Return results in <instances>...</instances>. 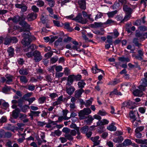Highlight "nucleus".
<instances>
[{"label":"nucleus","instance_id":"nucleus-42","mask_svg":"<svg viewBox=\"0 0 147 147\" xmlns=\"http://www.w3.org/2000/svg\"><path fill=\"white\" fill-rule=\"evenodd\" d=\"M46 99V97L45 96H42L40 97L38 99V102L40 104L44 103Z\"/></svg>","mask_w":147,"mask_h":147},{"label":"nucleus","instance_id":"nucleus-6","mask_svg":"<svg viewBox=\"0 0 147 147\" xmlns=\"http://www.w3.org/2000/svg\"><path fill=\"white\" fill-rule=\"evenodd\" d=\"M134 104V102H133L130 100H127L124 102L123 103V106L126 107L130 109H133L135 107V106L133 105Z\"/></svg>","mask_w":147,"mask_h":147},{"label":"nucleus","instance_id":"nucleus-64","mask_svg":"<svg viewBox=\"0 0 147 147\" xmlns=\"http://www.w3.org/2000/svg\"><path fill=\"white\" fill-rule=\"evenodd\" d=\"M11 42L13 43H16L18 42V40L16 37H10Z\"/></svg>","mask_w":147,"mask_h":147},{"label":"nucleus","instance_id":"nucleus-2","mask_svg":"<svg viewBox=\"0 0 147 147\" xmlns=\"http://www.w3.org/2000/svg\"><path fill=\"white\" fill-rule=\"evenodd\" d=\"M91 112L89 108H84L83 110H81L78 113V116L80 119H83L86 118V115H88Z\"/></svg>","mask_w":147,"mask_h":147},{"label":"nucleus","instance_id":"nucleus-35","mask_svg":"<svg viewBox=\"0 0 147 147\" xmlns=\"http://www.w3.org/2000/svg\"><path fill=\"white\" fill-rule=\"evenodd\" d=\"M78 84L79 88H80V89H82V88L84 87V85H86V83L84 82V80H82L78 82Z\"/></svg>","mask_w":147,"mask_h":147},{"label":"nucleus","instance_id":"nucleus-12","mask_svg":"<svg viewBox=\"0 0 147 147\" xmlns=\"http://www.w3.org/2000/svg\"><path fill=\"white\" fill-rule=\"evenodd\" d=\"M99 137L98 136H96L95 137H92L91 138V140L94 142L93 146L98 145L100 144V141L98 140Z\"/></svg>","mask_w":147,"mask_h":147},{"label":"nucleus","instance_id":"nucleus-40","mask_svg":"<svg viewBox=\"0 0 147 147\" xmlns=\"http://www.w3.org/2000/svg\"><path fill=\"white\" fill-rule=\"evenodd\" d=\"M11 89L10 87H8L6 85H5V86L2 89L3 92L4 93H6L7 92L9 91Z\"/></svg>","mask_w":147,"mask_h":147},{"label":"nucleus","instance_id":"nucleus-52","mask_svg":"<svg viewBox=\"0 0 147 147\" xmlns=\"http://www.w3.org/2000/svg\"><path fill=\"white\" fill-rule=\"evenodd\" d=\"M70 70L68 68L66 67L64 69V73L65 75L68 76L70 74Z\"/></svg>","mask_w":147,"mask_h":147},{"label":"nucleus","instance_id":"nucleus-25","mask_svg":"<svg viewBox=\"0 0 147 147\" xmlns=\"http://www.w3.org/2000/svg\"><path fill=\"white\" fill-rule=\"evenodd\" d=\"M20 82L24 84L28 82V79L26 77L24 76H19Z\"/></svg>","mask_w":147,"mask_h":147},{"label":"nucleus","instance_id":"nucleus-51","mask_svg":"<svg viewBox=\"0 0 147 147\" xmlns=\"http://www.w3.org/2000/svg\"><path fill=\"white\" fill-rule=\"evenodd\" d=\"M76 131L77 132V133L78 136L76 137L78 139H80L81 138V136L80 135V132L79 129L78 128H76L75 129Z\"/></svg>","mask_w":147,"mask_h":147},{"label":"nucleus","instance_id":"nucleus-19","mask_svg":"<svg viewBox=\"0 0 147 147\" xmlns=\"http://www.w3.org/2000/svg\"><path fill=\"white\" fill-rule=\"evenodd\" d=\"M20 110L18 108H16L12 112V116L15 119H17L18 117Z\"/></svg>","mask_w":147,"mask_h":147},{"label":"nucleus","instance_id":"nucleus-33","mask_svg":"<svg viewBox=\"0 0 147 147\" xmlns=\"http://www.w3.org/2000/svg\"><path fill=\"white\" fill-rule=\"evenodd\" d=\"M64 28L65 29H67L68 30L70 31H72L74 29L70 27L69 24L68 22L65 23L64 24Z\"/></svg>","mask_w":147,"mask_h":147},{"label":"nucleus","instance_id":"nucleus-36","mask_svg":"<svg viewBox=\"0 0 147 147\" xmlns=\"http://www.w3.org/2000/svg\"><path fill=\"white\" fill-rule=\"evenodd\" d=\"M104 23L101 22H95L93 24V28H97L99 27H101L102 26Z\"/></svg>","mask_w":147,"mask_h":147},{"label":"nucleus","instance_id":"nucleus-41","mask_svg":"<svg viewBox=\"0 0 147 147\" xmlns=\"http://www.w3.org/2000/svg\"><path fill=\"white\" fill-rule=\"evenodd\" d=\"M131 14H126L124 18L121 22H125L127 21L131 17Z\"/></svg>","mask_w":147,"mask_h":147},{"label":"nucleus","instance_id":"nucleus-8","mask_svg":"<svg viewBox=\"0 0 147 147\" xmlns=\"http://www.w3.org/2000/svg\"><path fill=\"white\" fill-rule=\"evenodd\" d=\"M37 14L34 13H31L28 14L26 17L27 19L29 21H33L37 18Z\"/></svg>","mask_w":147,"mask_h":147},{"label":"nucleus","instance_id":"nucleus-57","mask_svg":"<svg viewBox=\"0 0 147 147\" xmlns=\"http://www.w3.org/2000/svg\"><path fill=\"white\" fill-rule=\"evenodd\" d=\"M32 10L35 12H38L39 11V9L35 5H33L31 7Z\"/></svg>","mask_w":147,"mask_h":147},{"label":"nucleus","instance_id":"nucleus-46","mask_svg":"<svg viewBox=\"0 0 147 147\" xmlns=\"http://www.w3.org/2000/svg\"><path fill=\"white\" fill-rule=\"evenodd\" d=\"M53 54V52H49L46 54L45 55V57L46 59H48L50 58Z\"/></svg>","mask_w":147,"mask_h":147},{"label":"nucleus","instance_id":"nucleus-39","mask_svg":"<svg viewBox=\"0 0 147 147\" xmlns=\"http://www.w3.org/2000/svg\"><path fill=\"white\" fill-rule=\"evenodd\" d=\"M81 103L82 105H85L86 107H89L92 104V102L90 100H88L86 101V102H84L83 100L81 102Z\"/></svg>","mask_w":147,"mask_h":147},{"label":"nucleus","instance_id":"nucleus-61","mask_svg":"<svg viewBox=\"0 0 147 147\" xmlns=\"http://www.w3.org/2000/svg\"><path fill=\"white\" fill-rule=\"evenodd\" d=\"M139 29L142 31H145L147 30V27L145 26H141L139 27Z\"/></svg>","mask_w":147,"mask_h":147},{"label":"nucleus","instance_id":"nucleus-45","mask_svg":"<svg viewBox=\"0 0 147 147\" xmlns=\"http://www.w3.org/2000/svg\"><path fill=\"white\" fill-rule=\"evenodd\" d=\"M67 111H65L64 110H63V117H64L65 118V120H68L70 118V117H67Z\"/></svg>","mask_w":147,"mask_h":147},{"label":"nucleus","instance_id":"nucleus-43","mask_svg":"<svg viewBox=\"0 0 147 147\" xmlns=\"http://www.w3.org/2000/svg\"><path fill=\"white\" fill-rule=\"evenodd\" d=\"M53 21L54 26L58 27H61V26L59 21L55 20H53Z\"/></svg>","mask_w":147,"mask_h":147},{"label":"nucleus","instance_id":"nucleus-54","mask_svg":"<svg viewBox=\"0 0 147 147\" xmlns=\"http://www.w3.org/2000/svg\"><path fill=\"white\" fill-rule=\"evenodd\" d=\"M135 135L136 137L138 138H142V134L139 132L135 131Z\"/></svg>","mask_w":147,"mask_h":147},{"label":"nucleus","instance_id":"nucleus-44","mask_svg":"<svg viewBox=\"0 0 147 147\" xmlns=\"http://www.w3.org/2000/svg\"><path fill=\"white\" fill-rule=\"evenodd\" d=\"M94 119V118H92L91 116L89 115L88 116V119L87 120H86L85 121L88 124L92 123Z\"/></svg>","mask_w":147,"mask_h":147},{"label":"nucleus","instance_id":"nucleus-9","mask_svg":"<svg viewBox=\"0 0 147 147\" xmlns=\"http://www.w3.org/2000/svg\"><path fill=\"white\" fill-rule=\"evenodd\" d=\"M137 115H138V113L137 111H131L129 112V117L131 119L133 120V121H135L136 120V116Z\"/></svg>","mask_w":147,"mask_h":147},{"label":"nucleus","instance_id":"nucleus-26","mask_svg":"<svg viewBox=\"0 0 147 147\" xmlns=\"http://www.w3.org/2000/svg\"><path fill=\"white\" fill-rule=\"evenodd\" d=\"M40 113V112L39 111H31L30 116L32 117V118L33 116H38Z\"/></svg>","mask_w":147,"mask_h":147},{"label":"nucleus","instance_id":"nucleus-31","mask_svg":"<svg viewBox=\"0 0 147 147\" xmlns=\"http://www.w3.org/2000/svg\"><path fill=\"white\" fill-rule=\"evenodd\" d=\"M123 140V138L122 136H120L115 138L113 139V141L116 143H119L121 142Z\"/></svg>","mask_w":147,"mask_h":147},{"label":"nucleus","instance_id":"nucleus-58","mask_svg":"<svg viewBox=\"0 0 147 147\" xmlns=\"http://www.w3.org/2000/svg\"><path fill=\"white\" fill-rule=\"evenodd\" d=\"M142 22L141 20L139 19L136 20L134 23V24L136 26H139L141 24Z\"/></svg>","mask_w":147,"mask_h":147},{"label":"nucleus","instance_id":"nucleus-5","mask_svg":"<svg viewBox=\"0 0 147 147\" xmlns=\"http://www.w3.org/2000/svg\"><path fill=\"white\" fill-rule=\"evenodd\" d=\"M141 85L138 86L140 90L145 91L147 87V80L145 78H142L140 81Z\"/></svg>","mask_w":147,"mask_h":147},{"label":"nucleus","instance_id":"nucleus-53","mask_svg":"<svg viewBox=\"0 0 147 147\" xmlns=\"http://www.w3.org/2000/svg\"><path fill=\"white\" fill-rule=\"evenodd\" d=\"M37 123L38 126L41 127H43L46 124V123L45 121L41 122V121H38Z\"/></svg>","mask_w":147,"mask_h":147},{"label":"nucleus","instance_id":"nucleus-27","mask_svg":"<svg viewBox=\"0 0 147 147\" xmlns=\"http://www.w3.org/2000/svg\"><path fill=\"white\" fill-rule=\"evenodd\" d=\"M7 52L8 53L9 55V56L12 57L14 55V50L12 47H11L8 48Z\"/></svg>","mask_w":147,"mask_h":147},{"label":"nucleus","instance_id":"nucleus-7","mask_svg":"<svg viewBox=\"0 0 147 147\" xmlns=\"http://www.w3.org/2000/svg\"><path fill=\"white\" fill-rule=\"evenodd\" d=\"M24 20H21L19 22V24L23 28L20 29V31L22 32L24 30H26L28 29L29 28L30 26Z\"/></svg>","mask_w":147,"mask_h":147},{"label":"nucleus","instance_id":"nucleus-48","mask_svg":"<svg viewBox=\"0 0 147 147\" xmlns=\"http://www.w3.org/2000/svg\"><path fill=\"white\" fill-rule=\"evenodd\" d=\"M74 80L77 81L80 80L82 78V76L80 74H78L77 75H74Z\"/></svg>","mask_w":147,"mask_h":147},{"label":"nucleus","instance_id":"nucleus-32","mask_svg":"<svg viewBox=\"0 0 147 147\" xmlns=\"http://www.w3.org/2000/svg\"><path fill=\"white\" fill-rule=\"evenodd\" d=\"M7 80L6 81V84H9L12 82L13 76L11 75H9L6 76Z\"/></svg>","mask_w":147,"mask_h":147},{"label":"nucleus","instance_id":"nucleus-23","mask_svg":"<svg viewBox=\"0 0 147 147\" xmlns=\"http://www.w3.org/2000/svg\"><path fill=\"white\" fill-rule=\"evenodd\" d=\"M25 18L23 17H21L18 16L14 17L12 18V21L15 23H17L19 22H20L21 20H24Z\"/></svg>","mask_w":147,"mask_h":147},{"label":"nucleus","instance_id":"nucleus-13","mask_svg":"<svg viewBox=\"0 0 147 147\" xmlns=\"http://www.w3.org/2000/svg\"><path fill=\"white\" fill-rule=\"evenodd\" d=\"M15 6L16 8H21V11L23 12H24L27 10V6L23 4H16Z\"/></svg>","mask_w":147,"mask_h":147},{"label":"nucleus","instance_id":"nucleus-17","mask_svg":"<svg viewBox=\"0 0 147 147\" xmlns=\"http://www.w3.org/2000/svg\"><path fill=\"white\" fill-rule=\"evenodd\" d=\"M84 92L82 89H80L76 90L75 92V96L76 98H79L81 96L82 92Z\"/></svg>","mask_w":147,"mask_h":147},{"label":"nucleus","instance_id":"nucleus-56","mask_svg":"<svg viewBox=\"0 0 147 147\" xmlns=\"http://www.w3.org/2000/svg\"><path fill=\"white\" fill-rule=\"evenodd\" d=\"M33 52L32 51L26 53L25 55L28 58H30L33 56Z\"/></svg>","mask_w":147,"mask_h":147},{"label":"nucleus","instance_id":"nucleus-62","mask_svg":"<svg viewBox=\"0 0 147 147\" xmlns=\"http://www.w3.org/2000/svg\"><path fill=\"white\" fill-rule=\"evenodd\" d=\"M55 2L54 0L51 1H49V2L48 3L49 5L51 7H53L55 5Z\"/></svg>","mask_w":147,"mask_h":147},{"label":"nucleus","instance_id":"nucleus-63","mask_svg":"<svg viewBox=\"0 0 147 147\" xmlns=\"http://www.w3.org/2000/svg\"><path fill=\"white\" fill-rule=\"evenodd\" d=\"M114 21H113L112 20L108 19L105 23H104V24H114Z\"/></svg>","mask_w":147,"mask_h":147},{"label":"nucleus","instance_id":"nucleus-60","mask_svg":"<svg viewBox=\"0 0 147 147\" xmlns=\"http://www.w3.org/2000/svg\"><path fill=\"white\" fill-rule=\"evenodd\" d=\"M35 86L33 85H29L27 88L28 90L31 91H33L35 89Z\"/></svg>","mask_w":147,"mask_h":147},{"label":"nucleus","instance_id":"nucleus-14","mask_svg":"<svg viewBox=\"0 0 147 147\" xmlns=\"http://www.w3.org/2000/svg\"><path fill=\"white\" fill-rule=\"evenodd\" d=\"M75 90V88L73 86H71V85L69 86L68 87H66V92L69 95L72 94Z\"/></svg>","mask_w":147,"mask_h":147},{"label":"nucleus","instance_id":"nucleus-11","mask_svg":"<svg viewBox=\"0 0 147 147\" xmlns=\"http://www.w3.org/2000/svg\"><path fill=\"white\" fill-rule=\"evenodd\" d=\"M123 9L126 14H131L133 10L127 5H123Z\"/></svg>","mask_w":147,"mask_h":147},{"label":"nucleus","instance_id":"nucleus-37","mask_svg":"<svg viewBox=\"0 0 147 147\" xmlns=\"http://www.w3.org/2000/svg\"><path fill=\"white\" fill-rule=\"evenodd\" d=\"M30 108V107L27 105H25L22 106L21 109V111L24 112L26 113L27 112V110Z\"/></svg>","mask_w":147,"mask_h":147},{"label":"nucleus","instance_id":"nucleus-47","mask_svg":"<svg viewBox=\"0 0 147 147\" xmlns=\"http://www.w3.org/2000/svg\"><path fill=\"white\" fill-rule=\"evenodd\" d=\"M11 42V40L10 38H5L4 39V44L5 45H8Z\"/></svg>","mask_w":147,"mask_h":147},{"label":"nucleus","instance_id":"nucleus-34","mask_svg":"<svg viewBox=\"0 0 147 147\" xmlns=\"http://www.w3.org/2000/svg\"><path fill=\"white\" fill-rule=\"evenodd\" d=\"M88 126L85 125L81 128L80 129V131L82 133L85 134L88 131Z\"/></svg>","mask_w":147,"mask_h":147},{"label":"nucleus","instance_id":"nucleus-21","mask_svg":"<svg viewBox=\"0 0 147 147\" xmlns=\"http://www.w3.org/2000/svg\"><path fill=\"white\" fill-rule=\"evenodd\" d=\"M20 74L22 75H26L28 74V71L27 69L25 68H22L19 71Z\"/></svg>","mask_w":147,"mask_h":147},{"label":"nucleus","instance_id":"nucleus-18","mask_svg":"<svg viewBox=\"0 0 147 147\" xmlns=\"http://www.w3.org/2000/svg\"><path fill=\"white\" fill-rule=\"evenodd\" d=\"M109 121L107 120L104 119L102 120L98 121L97 123L96 126L103 125L108 124Z\"/></svg>","mask_w":147,"mask_h":147},{"label":"nucleus","instance_id":"nucleus-55","mask_svg":"<svg viewBox=\"0 0 147 147\" xmlns=\"http://www.w3.org/2000/svg\"><path fill=\"white\" fill-rule=\"evenodd\" d=\"M31 49V51H33L34 49V45L33 44H32L28 48V49H25L24 50V51L25 52H27L29 51V49Z\"/></svg>","mask_w":147,"mask_h":147},{"label":"nucleus","instance_id":"nucleus-29","mask_svg":"<svg viewBox=\"0 0 147 147\" xmlns=\"http://www.w3.org/2000/svg\"><path fill=\"white\" fill-rule=\"evenodd\" d=\"M132 142L131 140L129 139H125L123 143V146H127L131 145Z\"/></svg>","mask_w":147,"mask_h":147},{"label":"nucleus","instance_id":"nucleus-10","mask_svg":"<svg viewBox=\"0 0 147 147\" xmlns=\"http://www.w3.org/2000/svg\"><path fill=\"white\" fill-rule=\"evenodd\" d=\"M80 8L85 10L86 8V2L85 0H79L78 1Z\"/></svg>","mask_w":147,"mask_h":147},{"label":"nucleus","instance_id":"nucleus-24","mask_svg":"<svg viewBox=\"0 0 147 147\" xmlns=\"http://www.w3.org/2000/svg\"><path fill=\"white\" fill-rule=\"evenodd\" d=\"M23 31L24 32L22 36L24 38H30L31 34L28 30H24Z\"/></svg>","mask_w":147,"mask_h":147},{"label":"nucleus","instance_id":"nucleus-59","mask_svg":"<svg viewBox=\"0 0 147 147\" xmlns=\"http://www.w3.org/2000/svg\"><path fill=\"white\" fill-rule=\"evenodd\" d=\"M35 100V97H33L30 98L26 100L29 102V105H30Z\"/></svg>","mask_w":147,"mask_h":147},{"label":"nucleus","instance_id":"nucleus-15","mask_svg":"<svg viewBox=\"0 0 147 147\" xmlns=\"http://www.w3.org/2000/svg\"><path fill=\"white\" fill-rule=\"evenodd\" d=\"M143 91L140 90L136 89L134 91L133 94L134 96L141 97L143 94Z\"/></svg>","mask_w":147,"mask_h":147},{"label":"nucleus","instance_id":"nucleus-4","mask_svg":"<svg viewBox=\"0 0 147 147\" xmlns=\"http://www.w3.org/2000/svg\"><path fill=\"white\" fill-rule=\"evenodd\" d=\"M72 20L82 24H85L87 22L86 20L83 18L82 14L80 13H79L76 17L73 18Z\"/></svg>","mask_w":147,"mask_h":147},{"label":"nucleus","instance_id":"nucleus-16","mask_svg":"<svg viewBox=\"0 0 147 147\" xmlns=\"http://www.w3.org/2000/svg\"><path fill=\"white\" fill-rule=\"evenodd\" d=\"M30 42V38H24L22 41V44L25 47L28 46Z\"/></svg>","mask_w":147,"mask_h":147},{"label":"nucleus","instance_id":"nucleus-22","mask_svg":"<svg viewBox=\"0 0 147 147\" xmlns=\"http://www.w3.org/2000/svg\"><path fill=\"white\" fill-rule=\"evenodd\" d=\"M115 123H112L107 127V129L111 131H115L116 130V127L114 125Z\"/></svg>","mask_w":147,"mask_h":147},{"label":"nucleus","instance_id":"nucleus-49","mask_svg":"<svg viewBox=\"0 0 147 147\" xmlns=\"http://www.w3.org/2000/svg\"><path fill=\"white\" fill-rule=\"evenodd\" d=\"M144 129V126H141L138 127L136 128L135 130V131H138L140 132L143 130Z\"/></svg>","mask_w":147,"mask_h":147},{"label":"nucleus","instance_id":"nucleus-20","mask_svg":"<svg viewBox=\"0 0 147 147\" xmlns=\"http://www.w3.org/2000/svg\"><path fill=\"white\" fill-rule=\"evenodd\" d=\"M74 80V75H69L68 76L67 78V85L70 86L72 84Z\"/></svg>","mask_w":147,"mask_h":147},{"label":"nucleus","instance_id":"nucleus-30","mask_svg":"<svg viewBox=\"0 0 147 147\" xmlns=\"http://www.w3.org/2000/svg\"><path fill=\"white\" fill-rule=\"evenodd\" d=\"M133 42L134 43L136 46L140 47L142 45V44L139 43L138 42V39L136 38H134L133 41Z\"/></svg>","mask_w":147,"mask_h":147},{"label":"nucleus","instance_id":"nucleus-38","mask_svg":"<svg viewBox=\"0 0 147 147\" xmlns=\"http://www.w3.org/2000/svg\"><path fill=\"white\" fill-rule=\"evenodd\" d=\"M107 40L106 42L110 44H113L112 38L113 37L110 36H108L107 37Z\"/></svg>","mask_w":147,"mask_h":147},{"label":"nucleus","instance_id":"nucleus-1","mask_svg":"<svg viewBox=\"0 0 147 147\" xmlns=\"http://www.w3.org/2000/svg\"><path fill=\"white\" fill-rule=\"evenodd\" d=\"M63 132L65 133L64 136L66 139L70 140H72L73 139L72 136H75L77 132L75 129L71 130L67 127H64L62 129Z\"/></svg>","mask_w":147,"mask_h":147},{"label":"nucleus","instance_id":"nucleus-28","mask_svg":"<svg viewBox=\"0 0 147 147\" xmlns=\"http://www.w3.org/2000/svg\"><path fill=\"white\" fill-rule=\"evenodd\" d=\"M117 10H115L111 12H109L107 14L109 18H113L117 13Z\"/></svg>","mask_w":147,"mask_h":147},{"label":"nucleus","instance_id":"nucleus-3","mask_svg":"<svg viewBox=\"0 0 147 147\" xmlns=\"http://www.w3.org/2000/svg\"><path fill=\"white\" fill-rule=\"evenodd\" d=\"M33 59L36 62H38L42 59V56L41 53L38 50L35 51L33 52Z\"/></svg>","mask_w":147,"mask_h":147},{"label":"nucleus","instance_id":"nucleus-50","mask_svg":"<svg viewBox=\"0 0 147 147\" xmlns=\"http://www.w3.org/2000/svg\"><path fill=\"white\" fill-rule=\"evenodd\" d=\"M62 39L61 38H59L57 40L55 41L54 43V45L56 46H58L59 43L62 42Z\"/></svg>","mask_w":147,"mask_h":147}]
</instances>
